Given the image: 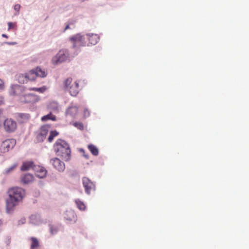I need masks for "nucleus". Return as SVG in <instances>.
Masks as SVG:
<instances>
[{
  "instance_id": "c85d7f7f",
  "label": "nucleus",
  "mask_w": 249,
  "mask_h": 249,
  "mask_svg": "<svg viewBox=\"0 0 249 249\" xmlns=\"http://www.w3.org/2000/svg\"><path fill=\"white\" fill-rule=\"evenodd\" d=\"M8 30L10 29L14 28L15 27V24L12 22H8Z\"/></svg>"
},
{
  "instance_id": "2f4dec72",
  "label": "nucleus",
  "mask_w": 249,
  "mask_h": 249,
  "mask_svg": "<svg viewBox=\"0 0 249 249\" xmlns=\"http://www.w3.org/2000/svg\"><path fill=\"white\" fill-rule=\"evenodd\" d=\"M15 88L17 91H22L23 89V87L19 86H16Z\"/></svg>"
},
{
  "instance_id": "a878e982",
  "label": "nucleus",
  "mask_w": 249,
  "mask_h": 249,
  "mask_svg": "<svg viewBox=\"0 0 249 249\" xmlns=\"http://www.w3.org/2000/svg\"><path fill=\"white\" fill-rule=\"evenodd\" d=\"M18 166L17 163H15L13 165H12L11 167H9L8 168L6 169L5 170V173L6 174H9L11 173V172L13 171Z\"/></svg>"
},
{
  "instance_id": "b1692460",
  "label": "nucleus",
  "mask_w": 249,
  "mask_h": 249,
  "mask_svg": "<svg viewBox=\"0 0 249 249\" xmlns=\"http://www.w3.org/2000/svg\"><path fill=\"white\" fill-rule=\"evenodd\" d=\"M77 208L81 211H84L86 209V206L84 203L79 199H76L75 201Z\"/></svg>"
},
{
  "instance_id": "c9c22d12",
  "label": "nucleus",
  "mask_w": 249,
  "mask_h": 249,
  "mask_svg": "<svg viewBox=\"0 0 249 249\" xmlns=\"http://www.w3.org/2000/svg\"><path fill=\"white\" fill-rule=\"evenodd\" d=\"M2 36L3 37H7V36L6 35L3 34Z\"/></svg>"
},
{
  "instance_id": "a211bd4d",
  "label": "nucleus",
  "mask_w": 249,
  "mask_h": 249,
  "mask_svg": "<svg viewBox=\"0 0 249 249\" xmlns=\"http://www.w3.org/2000/svg\"><path fill=\"white\" fill-rule=\"evenodd\" d=\"M78 113V108L76 107H71L68 108L67 110V115L72 117H74Z\"/></svg>"
},
{
  "instance_id": "f704fd0d",
  "label": "nucleus",
  "mask_w": 249,
  "mask_h": 249,
  "mask_svg": "<svg viewBox=\"0 0 249 249\" xmlns=\"http://www.w3.org/2000/svg\"><path fill=\"white\" fill-rule=\"evenodd\" d=\"M69 28H70L69 25V24H68V25L66 26V27H65V29H64V31L65 32L66 30H67V29H69Z\"/></svg>"
},
{
  "instance_id": "dca6fc26",
  "label": "nucleus",
  "mask_w": 249,
  "mask_h": 249,
  "mask_svg": "<svg viewBox=\"0 0 249 249\" xmlns=\"http://www.w3.org/2000/svg\"><path fill=\"white\" fill-rule=\"evenodd\" d=\"M34 180V177L30 174H26L20 178V181L23 184H28Z\"/></svg>"
},
{
  "instance_id": "c756f323",
  "label": "nucleus",
  "mask_w": 249,
  "mask_h": 249,
  "mask_svg": "<svg viewBox=\"0 0 249 249\" xmlns=\"http://www.w3.org/2000/svg\"><path fill=\"white\" fill-rule=\"evenodd\" d=\"M84 114L85 117H88L89 116L90 112L87 109H85L84 111Z\"/></svg>"
},
{
  "instance_id": "72a5a7b5",
  "label": "nucleus",
  "mask_w": 249,
  "mask_h": 249,
  "mask_svg": "<svg viewBox=\"0 0 249 249\" xmlns=\"http://www.w3.org/2000/svg\"><path fill=\"white\" fill-rule=\"evenodd\" d=\"M4 103L3 99L2 97L0 96V106Z\"/></svg>"
},
{
  "instance_id": "aec40b11",
  "label": "nucleus",
  "mask_w": 249,
  "mask_h": 249,
  "mask_svg": "<svg viewBox=\"0 0 249 249\" xmlns=\"http://www.w3.org/2000/svg\"><path fill=\"white\" fill-rule=\"evenodd\" d=\"M41 120L42 121L45 122L49 120H51L52 121H55L56 120V117L53 115L51 112H50L49 114L43 116L41 117Z\"/></svg>"
},
{
  "instance_id": "e433bc0d",
  "label": "nucleus",
  "mask_w": 249,
  "mask_h": 249,
  "mask_svg": "<svg viewBox=\"0 0 249 249\" xmlns=\"http://www.w3.org/2000/svg\"><path fill=\"white\" fill-rule=\"evenodd\" d=\"M55 109L57 110V107H55Z\"/></svg>"
},
{
  "instance_id": "f3484780",
  "label": "nucleus",
  "mask_w": 249,
  "mask_h": 249,
  "mask_svg": "<svg viewBox=\"0 0 249 249\" xmlns=\"http://www.w3.org/2000/svg\"><path fill=\"white\" fill-rule=\"evenodd\" d=\"M35 70L37 77L44 78L47 75V71L44 69H42L40 67H36Z\"/></svg>"
},
{
  "instance_id": "6e6552de",
  "label": "nucleus",
  "mask_w": 249,
  "mask_h": 249,
  "mask_svg": "<svg viewBox=\"0 0 249 249\" xmlns=\"http://www.w3.org/2000/svg\"><path fill=\"white\" fill-rule=\"evenodd\" d=\"M82 182L85 192L87 194H89L91 192L95 190V185L94 183L88 178H83Z\"/></svg>"
},
{
  "instance_id": "f03ea898",
  "label": "nucleus",
  "mask_w": 249,
  "mask_h": 249,
  "mask_svg": "<svg viewBox=\"0 0 249 249\" xmlns=\"http://www.w3.org/2000/svg\"><path fill=\"white\" fill-rule=\"evenodd\" d=\"M56 155L64 160L69 161L71 157V150L69 144L61 139L57 140L53 145Z\"/></svg>"
},
{
  "instance_id": "393cba45",
  "label": "nucleus",
  "mask_w": 249,
  "mask_h": 249,
  "mask_svg": "<svg viewBox=\"0 0 249 249\" xmlns=\"http://www.w3.org/2000/svg\"><path fill=\"white\" fill-rule=\"evenodd\" d=\"M30 90H34L37 92H38L39 93H43L47 89V88L46 86H42L41 88H31L29 89Z\"/></svg>"
},
{
  "instance_id": "1a4fd4ad",
  "label": "nucleus",
  "mask_w": 249,
  "mask_h": 249,
  "mask_svg": "<svg viewBox=\"0 0 249 249\" xmlns=\"http://www.w3.org/2000/svg\"><path fill=\"white\" fill-rule=\"evenodd\" d=\"M50 128L51 125L49 124L44 125L40 127L36 136L38 142H42L46 138Z\"/></svg>"
},
{
  "instance_id": "9b49d317",
  "label": "nucleus",
  "mask_w": 249,
  "mask_h": 249,
  "mask_svg": "<svg viewBox=\"0 0 249 249\" xmlns=\"http://www.w3.org/2000/svg\"><path fill=\"white\" fill-rule=\"evenodd\" d=\"M53 167L59 172H63L65 169V165L59 159L54 158L50 160Z\"/></svg>"
},
{
  "instance_id": "f257e3e1",
  "label": "nucleus",
  "mask_w": 249,
  "mask_h": 249,
  "mask_svg": "<svg viewBox=\"0 0 249 249\" xmlns=\"http://www.w3.org/2000/svg\"><path fill=\"white\" fill-rule=\"evenodd\" d=\"M8 194L9 198L6 200V208L10 212L22 200L25 195V191L20 187H15L9 189Z\"/></svg>"
},
{
  "instance_id": "7c9ffc66",
  "label": "nucleus",
  "mask_w": 249,
  "mask_h": 249,
  "mask_svg": "<svg viewBox=\"0 0 249 249\" xmlns=\"http://www.w3.org/2000/svg\"><path fill=\"white\" fill-rule=\"evenodd\" d=\"M20 8V5L19 4H16L14 6L15 10L17 11L18 12H19Z\"/></svg>"
},
{
  "instance_id": "4468645a",
  "label": "nucleus",
  "mask_w": 249,
  "mask_h": 249,
  "mask_svg": "<svg viewBox=\"0 0 249 249\" xmlns=\"http://www.w3.org/2000/svg\"><path fill=\"white\" fill-rule=\"evenodd\" d=\"M36 172V176L39 178H43L46 177L47 174V170L43 167L36 165L35 167V170Z\"/></svg>"
},
{
  "instance_id": "cd10ccee",
  "label": "nucleus",
  "mask_w": 249,
  "mask_h": 249,
  "mask_svg": "<svg viewBox=\"0 0 249 249\" xmlns=\"http://www.w3.org/2000/svg\"><path fill=\"white\" fill-rule=\"evenodd\" d=\"M57 231H58L57 228H56L55 227H53V226H51L50 227V231L52 234L56 233Z\"/></svg>"
},
{
  "instance_id": "423d86ee",
  "label": "nucleus",
  "mask_w": 249,
  "mask_h": 249,
  "mask_svg": "<svg viewBox=\"0 0 249 249\" xmlns=\"http://www.w3.org/2000/svg\"><path fill=\"white\" fill-rule=\"evenodd\" d=\"M39 100L40 98L38 96L32 93L21 94L19 95V100L23 103H35Z\"/></svg>"
},
{
  "instance_id": "20e7f679",
  "label": "nucleus",
  "mask_w": 249,
  "mask_h": 249,
  "mask_svg": "<svg viewBox=\"0 0 249 249\" xmlns=\"http://www.w3.org/2000/svg\"><path fill=\"white\" fill-rule=\"evenodd\" d=\"M70 41L72 43L73 48L80 47L89 45L86 37L80 34H76L70 38Z\"/></svg>"
},
{
  "instance_id": "473e14b6",
  "label": "nucleus",
  "mask_w": 249,
  "mask_h": 249,
  "mask_svg": "<svg viewBox=\"0 0 249 249\" xmlns=\"http://www.w3.org/2000/svg\"><path fill=\"white\" fill-rule=\"evenodd\" d=\"M4 88V85L3 82L0 79V89H2Z\"/></svg>"
},
{
  "instance_id": "bb28decb",
  "label": "nucleus",
  "mask_w": 249,
  "mask_h": 249,
  "mask_svg": "<svg viewBox=\"0 0 249 249\" xmlns=\"http://www.w3.org/2000/svg\"><path fill=\"white\" fill-rule=\"evenodd\" d=\"M73 125L78 129L82 130L84 129V125L81 122H76L73 124Z\"/></svg>"
},
{
  "instance_id": "6ab92c4d",
  "label": "nucleus",
  "mask_w": 249,
  "mask_h": 249,
  "mask_svg": "<svg viewBox=\"0 0 249 249\" xmlns=\"http://www.w3.org/2000/svg\"><path fill=\"white\" fill-rule=\"evenodd\" d=\"M89 150L94 156H97L99 154L98 149L93 144H89L88 146Z\"/></svg>"
},
{
  "instance_id": "2eb2a0df",
  "label": "nucleus",
  "mask_w": 249,
  "mask_h": 249,
  "mask_svg": "<svg viewBox=\"0 0 249 249\" xmlns=\"http://www.w3.org/2000/svg\"><path fill=\"white\" fill-rule=\"evenodd\" d=\"M87 39L89 40V45H95L99 40V36L96 34H89L87 35Z\"/></svg>"
},
{
  "instance_id": "4be33fe9",
  "label": "nucleus",
  "mask_w": 249,
  "mask_h": 249,
  "mask_svg": "<svg viewBox=\"0 0 249 249\" xmlns=\"http://www.w3.org/2000/svg\"><path fill=\"white\" fill-rule=\"evenodd\" d=\"M31 249H35L39 246V242L37 238L35 237H31Z\"/></svg>"
},
{
  "instance_id": "412c9836",
  "label": "nucleus",
  "mask_w": 249,
  "mask_h": 249,
  "mask_svg": "<svg viewBox=\"0 0 249 249\" xmlns=\"http://www.w3.org/2000/svg\"><path fill=\"white\" fill-rule=\"evenodd\" d=\"M65 217L69 221L74 220L75 218V214L74 213L72 212H66Z\"/></svg>"
},
{
  "instance_id": "9d476101",
  "label": "nucleus",
  "mask_w": 249,
  "mask_h": 249,
  "mask_svg": "<svg viewBox=\"0 0 249 249\" xmlns=\"http://www.w3.org/2000/svg\"><path fill=\"white\" fill-rule=\"evenodd\" d=\"M3 126L5 130L7 132H14L17 127V123L11 119H6L4 122Z\"/></svg>"
},
{
  "instance_id": "39448f33",
  "label": "nucleus",
  "mask_w": 249,
  "mask_h": 249,
  "mask_svg": "<svg viewBox=\"0 0 249 249\" xmlns=\"http://www.w3.org/2000/svg\"><path fill=\"white\" fill-rule=\"evenodd\" d=\"M69 56V53L67 49H62L59 51L56 55L52 58V63L58 64L66 61Z\"/></svg>"
},
{
  "instance_id": "f8f14e48",
  "label": "nucleus",
  "mask_w": 249,
  "mask_h": 249,
  "mask_svg": "<svg viewBox=\"0 0 249 249\" xmlns=\"http://www.w3.org/2000/svg\"><path fill=\"white\" fill-rule=\"evenodd\" d=\"M37 77L35 70H32L28 72L25 73L24 75H22L20 76L19 78V81L20 83H21V79L24 77L25 79V82H27L28 80L34 81L35 80L36 77Z\"/></svg>"
},
{
  "instance_id": "0eeeda50",
  "label": "nucleus",
  "mask_w": 249,
  "mask_h": 249,
  "mask_svg": "<svg viewBox=\"0 0 249 249\" xmlns=\"http://www.w3.org/2000/svg\"><path fill=\"white\" fill-rule=\"evenodd\" d=\"M16 143V140L13 139H7L3 141L0 146V152L5 153L12 149Z\"/></svg>"
},
{
  "instance_id": "5701e85b",
  "label": "nucleus",
  "mask_w": 249,
  "mask_h": 249,
  "mask_svg": "<svg viewBox=\"0 0 249 249\" xmlns=\"http://www.w3.org/2000/svg\"><path fill=\"white\" fill-rule=\"evenodd\" d=\"M58 134L59 133L56 130L51 131L48 139V142H51L53 141L54 138L58 136Z\"/></svg>"
},
{
  "instance_id": "ddd939ff",
  "label": "nucleus",
  "mask_w": 249,
  "mask_h": 249,
  "mask_svg": "<svg viewBox=\"0 0 249 249\" xmlns=\"http://www.w3.org/2000/svg\"><path fill=\"white\" fill-rule=\"evenodd\" d=\"M36 165H35L32 161H26L23 162L22 166L20 167V170L22 171H25L29 170L31 169L35 170V167Z\"/></svg>"
},
{
  "instance_id": "7ed1b4c3",
  "label": "nucleus",
  "mask_w": 249,
  "mask_h": 249,
  "mask_svg": "<svg viewBox=\"0 0 249 249\" xmlns=\"http://www.w3.org/2000/svg\"><path fill=\"white\" fill-rule=\"evenodd\" d=\"M65 89L68 90L71 96H76L79 91L78 81H73L72 78L69 77L64 81Z\"/></svg>"
}]
</instances>
